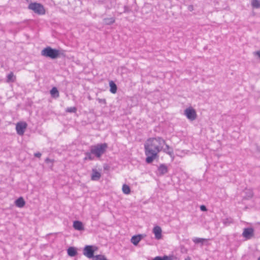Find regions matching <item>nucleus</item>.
I'll use <instances>...</instances> for the list:
<instances>
[{
  "label": "nucleus",
  "mask_w": 260,
  "mask_h": 260,
  "mask_svg": "<svg viewBox=\"0 0 260 260\" xmlns=\"http://www.w3.org/2000/svg\"><path fill=\"white\" fill-rule=\"evenodd\" d=\"M146 162L151 163L158 157V153L162 151L171 156L173 155V150L166 144V141L160 137L150 138L144 144Z\"/></svg>",
  "instance_id": "1"
},
{
  "label": "nucleus",
  "mask_w": 260,
  "mask_h": 260,
  "mask_svg": "<svg viewBox=\"0 0 260 260\" xmlns=\"http://www.w3.org/2000/svg\"><path fill=\"white\" fill-rule=\"evenodd\" d=\"M41 53L43 56L49 57L53 59H56L61 55H63V52L59 50L53 49L50 47H47L43 49L41 51Z\"/></svg>",
  "instance_id": "2"
},
{
  "label": "nucleus",
  "mask_w": 260,
  "mask_h": 260,
  "mask_svg": "<svg viewBox=\"0 0 260 260\" xmlns=\"http://www.w3.org/2000/svg\"><path fill=\"white\" fill-rule=\"evenodd\" d=\"M107 148V144L106 143L92 146L90 147L91 153L94 154L97 157L100 158L105 153Z\"/></svg>",
  "instance_id": "3"
},
{
  "label": "nucleus",
  "mask_w": 260,
  "mask_h": 260,
  "mask_svg": "<svg viewBox=\"0 0 260 260\" xmlns=\"http://www.w3.org/2000/svg\"><path fill=\"white\" fill-rule=\"evenodd\" d=\"M28 9L32 10L35 13L39 15H43L45 13V10L43 6L39 3H30L28 6Z\"/></svg>",
  "instance_id": "4"
},
{
  "label": "nucleus",
  "mask_w": 260,
  "mask_h": 260,
  "mask_svg": "<svg viewBox=\"0 0 260 260\" xmlns=\"http://www.w3.org/2000/svg\"><path fill=\"white\" fill-rule=\"evenodd\" d=\"M184 114L190 121L194 120L197 117L196 110L192 107L186 108L184 111Z\"/></svg>",
  "instance_id": "5"
},
{
  "label": "nucleus",
  "mask_w": 260,
  "mask_h": 260,
  "mask_svg": "<svg viewBox=\"0 0 260 260\" xmlns=\"http://www.w3.org/2000/svg\"><path fill=\"white\" fill-rule=\"evenodd\" d=\"M27 126V123L25 122H18L16 125L17 133L20 136H22L25 132Z\"/></svg>",
  "instance_id": "6"
},
{
  "label": "nucleus",
  "mask_w": 260,
  "mask_h": 260,
  "mask_svg": "<svg viewBox=\"0 0 260 260\" xmlns=\"http://www.w3.org/2000/svg\"><path fill=\"white\" fill-rule=\"evenodd\" d=\"M83 254L87 257L93 258L94 250H93L92 246L90 245L86 246L83 249Z\"/></svg>",
  "instance_id": "7"
},
{
  "label": "nucleus",
  "mask_w": 260,
  "mask_h": 260,
  "mask_svg": "<svg viewBox=\"0 0 260 260\" xmlns=\"http://www.w3.org/2000/svg\"><path fill=\"white\" fill-rule=\"evenodd\" d=\"M153 233L154 234L155 238L157 240H159L162 238V230L158 225L155 226L152 230Z\"/></svg>",
  "instance_id": "8"
},
{
  "label": "nucleus",
  "mask_w": 260,
  "mask_h": 260,
  "mask_svg": "<svg viewBox=\"0 0 260 260\" xmlns=\"http://www.w3.org/2000/svg\"><path fill=\"white\" fill-rule=\"evenodd\" d=\"M253 233L254 230L252 228H246L244 229L242 235L246 239H249L253 236Z\"/></svg>",
  "instance_id": "9"
},
{
  "label": "nucleus",
  "mask_w": 260,
  "mask_h": 260,
  "mask_svg": "<svg viewBox=\"0 0 260 260\" xmlns=\"http://www.w3.org/2000/svg\"><path fill=\"white\" fill-rule=\"evenodd\" d=\"M145 237V235L142 234L133 236L131 239V242L134 245L137 246L139 242Z\"/></svg>",
  "instance_id": "10"
},
{
  "label": "nucleus",
  "mask_w": 260,
  "mask_h": 260,
  "mask_svg": "<svg viewBox=\"0 0 260 260\" xmlns=\"http://www.w3.org/2000/svg\"><path fill=\"white\" fill-rule=\"evenodd\" d=\"M101 177V173L98 172L96 169H92L91 179L93 181L99 180Z\"/></svg>",
  "instance_id": "11"
},
{
  "label": "nucleus",
  "mask_w": 260,
  "mask_h": 260,
  "mask_svg": "<svg viewBox=\"0 0 260 260\" xmlns=\"http://www.w3.org/2000/svg\"><path fill=\"white\" fill-rule=\"evenodd\" d=\"M73 226L75 230L78 231H83L84 230L82 222L78 220L74 221Z\"/></svg>",
  "instance_id": "12"
},
{
  "label": "nucleus",
  "mask_w": 260,
  "mask_h": 260,
  "mask_svg": "<svg viewBox=\"0 0 260 260\" xmlns=\"http://www.w3.org/2000/svg\"><path fill=\"white\" fill-rule=\"evenodd\" d=\"M158 172L160 175H164L167 173L168 168L166 165L164 164L160 165L158 168Z\"/></svg>",
  "instance_id": "13"
},
{
  "label": "nucleus",
  "mask_w": 260,
  "mask_h": 260,
  "mask_svg": "<svg viewBox=\"0 0 260 260\" xmlns=\"http://www.w3.org/2000/svg\"><path fill=\"white\" fill-rule=\"evenodd\" d=\"M15 203L17 207L22 208L25 205V202L23 198L20 197L15 201Z\"/></svg>",
  "instance_id": "14"
},
{
  "label": "nucleus",
  "mask_w": 260,
  "mask_h": 260,
  "mask_svg": "<svg viewBox=\"0 0 260 260\" xmlns=\"http://www.w3.org/2000/svg\"><path fill=\"white\" fill-rule=\"evenodd\" d=\"M68 254L72 257L75 256L77 254V251L75 248L73 247H69L67 250Z\"/></svg>",
  "instance_id": "15"
},
{
  "label": "nucleus",
  "mask_w": 260,
  "mask_h": 260,
  "mask_svg": "<svg viewBox=\"0 0 260 260\" xmlns=\"http://www.w3.org/2000/svg\"><path fill=\"white\" fill-rule=\"evenodd\" d=\"M251 6L253 9L260 8V0H250Z\"/></svg>",
  "instance_id": "16"
},
{
  "label": "nucleus",
  "mask_w": 260,
  "mask_h": 260,
  "mask_svg": "<svg viewBox=\"0 0 260 260\" xmlns=\"http://www.w3.org/2000/svg\"><path fill=\"white\" fill-rule=\"evenodd\" d=\"M109 86L110 87V92L112 93H115L117 91V86L115 84V83L113 81H111L109 82Z\"/></svg>",
  "instance_id": "17"
},
{
  "label": "nucleus",
  "mask_w": 260,
  "mask_h": 260,
  "mask_svg": "<svg viewBox=\"0 0 260 260\" xmlns=\"http://www.w3.org/2000/svg\"><path fill=\"white\" fill-rule=\"evenodd\" d=\"M115 18L113 17L106 18L104 19V22L106 25H110L115 22Z\"/></svg>",
  "instance_id": "18"
},
{
  "label": "nucleus",
  "mask_w": 260,
  "mask_h": 260,
  "mask_svg": "<svg viewBox=\"0 0 260 260\" xmlns=\"http://www.w3.org/2000/svg\"><path fill=\"white\" fill-rule=\"evenodd\" d=\"M192 241L196 244L201 243L202 244H203L205 242L207 241V239L200 238H194L192 239Z\"/></svg>",
  "instance_id": "19"
},
{
  "label": "nucleus",
  "mask_w": 260,
  "mask_h": 260,
  "mask_svg": "<svg viewBox=\"0 0 260 260\" xmlns=\"http://www.w3.org/2000/svg\"><path fill=\"white\" fill-rule=\"evenodd\" d=\"M122 190L123 192L126 194H128L131 192L130 187L126 184L123 185Z\"/></svg>",
  "instance_id": "20"
},
{
  "label": "nucleus",
  "mask_w": 260,
  "mask_h": 260,
  "mask_svg": "<svg viewBox=\"0 0 260 260\" xmlns=\"http://www.w3.org/2000/svg\"><path fill=\"white\" fill-rule=\"evenodd\" d=\"M50 93L52 96L54 97H58L59 93L56 87H53L50 90Z\"/></svg>",
  "instance_id": "21"
},
{
  "label": "nucleus",
  "mask_w": 260,
  "mask_h": 260,
  "mask_svg": "<svg viewBox=\"0 0 260 260\" xmlns=\"http://www.w3.org/2000/svg\"><path fill=\"white\" fill-rule=\"evenodd\" d=\"M14 78H15V77H14L13 73L12 72H11L7 76V82H14Z\"/></svg>",
  "instance_id": "22"
},
{
  "label": "nucleus",
  "mask_w": 260,
  "mask_h": 260,
  "mask_svg": "<svg viewBox=\"0 0 260 260\" xmlns=\"http://www.w3.org/2000/svg\"><path fill=\"white\" fill-rule=\"evenodd\" d=\"M91 154L92 153L90 152H86L85 153L86 157L84 158V160L89 159V160H92L93 159V157L92 156Z\"/></svg>",
  "instance_id": "23"
},
{
  "label": "nucleus",
  "mask_w": 260,
  "mask_h": 260,
  "mask_svg": "<svg viewBox=\"0 0 260 260\" xmlns=\"http://www.w3.org/2000/svg\"><path fill=\"white\" fill-rule=\"evenodd\" d=\"M76 111V108L75 107H70L68 108L66 110V112L70 113H75Z\"/></svg>",
  "instance_id": "24"
},
{
  "label": "nucleus",
  "mask_w": 260,
  "mask_h": 260,
  "mask_svg": "<svg viewBox=\"0 0 260 260\" xmlns=\"http://www.w3.org/2000/svg\"><path fill=\"white\" fill-rule=\"evenodd\" d=\"M97 101L99 102V103L106 104V101L105 99H97Z\"/></svg>",
  "instance_id": "25"
},
{
  "label": "nucleus",
  "mask_w": 260,
  "mask_h": 260,
  "mask_svg": "<svg viewBox=\"0 0 260 260\" xmlns=\"http://www.w3.org/2000/svg\"><path fill=\"white\" fill-rule=\"evenodd\" d=\"M200 209H201V211H207V208H206V206H204V205H201V206H200Z\"/></svg>",
  "instance_id": "26"
},
{
  "label": "nucleus",
  "mask_w": 260,
  "mask_h": 260,
  "mask_svg": "<svg viewBox=\"0 0 260 260\" xmlns=\"http://www.w3.org/2000/svg\"><path fill=\"white\" fill-rule=\"evenodd\" d=\"M187 9L189 11L191 12L193 10V6L192 5H189L187 7Z\"/></svg>",
  "instance_id": "27"
},
{
  "label": "nucleus",
  "mask_w": 260,
  "mask_h": 260,
  "mask_svg": "<svg viewBox=\"0 0 260 260\" xmlns=\"http://www.w3.org/2000/svg\"><path fill=\"white\" fill-rule=\"evenodd\" d=\"M35 156L37 157H40L41 156V153L40 152L35 153Z\"/></svg>",
  "instance_id": "28"
},
{
  "label": "nucleus",
  "mask_w": 260,
  "mask_h": 260,
  "mask_svg": "<svg viewBox=\"0 0 260 260\" xmlns=\"http://www.w3.org/2000/svg\"><path fill=\"white\" fill-rule=\"evenodd\" d=\"M153 260H163L162 259V257L160 256H156L154 257Z\"/></svg>",
  "instance_id": "29"
},
{
  "label": "nucleus",
  "mask_w": 260,
  "mask_h": 260,
  "mask_svg": "<svg viewBox=\"0 0 260 260\" xmlns=\"http://www.w3.org/2000/svg\"><path fill=\"white\" fill-rule=\"evenodd\" d=\"M45 162H47V163H49V162H52V160H51L50 159L48 158H47L46 159H45Z\"/></svg>",
  "instance_id": "30"
},
{
  "label": "nucleus",
  "mask_w": 260,
  "mask_h": 260,
  "mask_svg": "<svg viewBox=\"0 0 260 260\" xmlns=\"http://www.w3.org/2000/svg\"><path fill=\"white\" fill-rule=\"evenodd\" d=\"M161 257H162V259H163V260H169V258H168V256H164Z\"/></svg>",
  "instance_id": "31"
},
{
  "label": "nucleus",
  "mask_w": 260,
  "mask_h": 260,
  "mask_svg": "<svg viewBox=\"0 0 260 260\" xmlns=\"http://www.w3.org/2000/svg\"><path fill=\"white\" fill-rule=\"evenodd\" d=\"M255 54L260 58V50L256 51Z\"/></svg>",
  "instance_id": "32"
},
{
  "label": "nucleus",
  "mask_w": 260,
  "mask_h": 260,
  "mask_svg": "<svg viewBox=\"0 0 260 260\" xmlns=\"http://www.w3.org/2000/svg\"><path fill=\"white\" fill-rule=\"evenodd\" d=\"M185 260H191V258L190 257L188 256L186 258H185Z\"/></svg>",
  "instance_id": "33"
},
{
  "label": "nucleus",
  "mask_w": 260,
  "mask_h": 260,
  "mask_svg": "<svg viewBox=\"0 0 260 260\" xmlns=\"http://www.w3.org/2000/svg\"><path fill=\"white\" fill-rule=\"evenodd\" d=\"M258 260H260V256L258 257Z\"/></svg>",
  "instance_id": "34"
}]
</instances>
